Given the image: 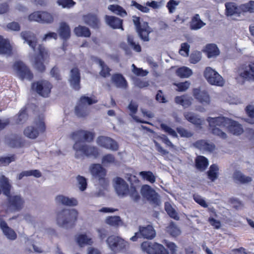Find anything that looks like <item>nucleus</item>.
Wrapping results in <instances>:
<instances>
[{"instance_id":"19","label":"nucleus","mask_w":254,"mask_h":254,"mask_svg":"<svg viewBox=\"0 0 254 254\" xmlns=\"http://www.w3.org/2000/svg\"><path fill=\"white\" fill-rule=\"evenodd\" d=\"M68 81L70 86L73 89L75 90H79L80 88V76L78 68H74L70 70Z\"/></svg>"},{"instance_id":"28","label":"nucleus","mask_w":254,"mask_h":254,"mask_svg":"<svg viewBox=\"0 0 254 254\" xmlns=\"http://www.w3.org/2000/svg\"><path fill=\"white\" fill-rule=\"evenodd\" d=\"M57 203L68 206H76L78 204L77 200L74 198H69L63 195H59L55 198Z\"/></svg>"},{"instance_id":"56","label":"nucleus","mask_w":254,"mask_h":254,"mask_svg":"<svg viewBox=\"0 0 254 254\" xmlns=\"http://www.w3.org/2000/svg\"><path fill=\"white\" fill-rule=\"evenodd\" d=\"M57 3L64 8H70L75 5L76 2L73 0H57Z\"/></svg>"},{"instance_id":"5","label":"nucleus","mask_w":254,"mask_h":254,"mask_svg":"<svg viewBox=\"0 0 254 254\" xmlns=\"http://www.w3.org/2000/svg\"><path fill=\"white\" fill-rule=\"evenodd\" d=\"M45 128L43 119L39 117L35 120L34 126H29L25 129L24 134L29 138L35 139L38 137L40 132H43Z\"/></svg>"},{"instance_id":"15","label":"nucleus","mask_w":254,"mask_h":254,"mask_svg":"<svg viewBox=\"0 0 254 254\" xmlns=\"http://www.w3.org/2000/svg\"><path fill=\"white\" fill-rule=\"evenodd\" d=\"M12 68L22 80L26 79L30 80L33 77L32 73L26 64H13Z\"/></svg>"},{"instance_id":"48","label":"nucleus","mask_w":254,"mask_h":254,"mask_svg":"<svg viewBox=\"0 0 254 254\" xmlns=\"http://www.w3.org/2000/svg\"><path fill=\"white\" fill-rule=\"evenodd\" d=\"M139 175L143 179L146 180L152 184L155 182L156 177L151 171H141L139 173Z\"/></svg>"},{"instance_id":"3","label":"nucleus","mask_w":254,"mask_h":254,"mask_svg":"<svg viewBox=\"0 0 254 254\" xmlns=\"http://www.w3.org/2000/svg\"><path fill=\"white\" fill-rule=\"evenodd\" d=\"M77 217V212L75 209H64L57 216V223L62 227L67 228L73 225Z\"/></svg>"},{"instance_id":"10","label":"nucleus","mask_w":254,"mask_h":254,"mask_svg":"<svg viewBox=\"0 0 254 254\" xmlns=\"http://www.w3.org/2000/svg\"><path fill=\"white\" fill-rule=\"evenodd\" d=\"M142 196L150 203L158 205L160 202L159 196L155 190L150 186L144 185L140 190Z\"/></svg>"},{"instance_id":"62","label":"nucleus","mask_w":254,"mask_h":254,"mask_svg":"<svg viewBox=\"0 0 254 254\" xmlns=\"http://www.w3.org/2000/svg\"><path fill=\"white\" fill-rule=\"evenodd\" d=\"M190 46L188 43H183L181 44V48L179 50L180 55L184 57H188L189 55Z\"/></svg>"},{"instance_id":"46","label":"nucleus","mask_w":254,"mask_h":254,"mask_svg":"<svg viewBox=\"0 0 254 254\" xmlns=\"http://www.w3.org/2000/svg\"><path fill=\"white\" fill-rule=\"evenodd\" d=\"M127 42L128 45L135 52H140L141 47L138 43H136L134 41V37L132 35H128L127 37Z\"/></svg>"},{"instance_id":"53","label":"nucleus","mask_w":254,"mask_h":254,"mask_svg":"<svg viewBox=\"0 0 254 254\" xmlns=\"http://www.w3.org/2000/svg\"><path fill=\"white\" fill-rule=\"evenodd\" d=\"M176 73L181 77L187 78L192 74V71L189 68L184 66L179 68Z\"/></svg>"},{"instance_id":"38","label":"nucleus","mask_w":254,"mask_h":254,"mask_svg":"<svg viewBox=\"0 0 254 254\" xmlns=\"http://www.w3.org/2000/svg\"><path fill=\"white\" fill-rule=\"evenodd\" d=\"M128 109L129 110V111L130 112L129 115L136 122L147 124H149L147 122H145V121H143L141 120H139L138 119V117H137L135 115V114L137 112V109H138V105L136 103L131 101L128 106Z\"/></svg>"},{"instance_id":"21","label":"nucleus","mask_w":254,"mask_h":254,"mask_svg":"<svg viewBox=\"0 0 254 254\" xmlns=\"http://www.w3.org/2000/svg\"><path fill=\"white\" fill-rule=\"evenodd\" d=\"M193 93L194 98L201 104L204 105H208L210 104V96L206 91L201 90L199 88H195L193 89Z\"/></svg>"},{"instance_id":"20","label":"nucleus","mask_w":254,"mask_h":254,"mask_svg":"<svg viewBox=\"0 0 254 254\" xmlns=\"http://www.w3.org/2000/svg\"><path fill=\"white\" fill-rule=\"evenodd\" d=\"M114 187L118 195L123 197L127 194L128 186L123 179L119 177L116 178Z\"/></svg>"},{"instance_id":"58","label":"nucleus","mask_w":254,"mask_h":254,"mask_svg":"<svg viewBox=\"0 0 254 254\" xmlns=\"http://www.w3.org/2000/svg\"><path fill=\"white\" fill-rule=\"evenodd\" d=\"M54 21V17L53 15L47 12L41 11V21L42 23H51Z\"/></svg>"},{"instance_id":"37","label":"nucleus","mask_w":254,"mask_h":254,"mask_svg":"<svg viewBox=\"0 0 254 254\" xmlns=\"http://www.w3.org/2000/svg\"><path fill=\"white\" fill-rule=\"evenodd\" d=\"M34 176L36 178H40L42 176V174L38 170H31L24 171L18 174L16 179L18 180H21L24 177Z\"/></svg>"},{"instance_id":"35","label":"nucleus","mask_w":254,"mask_h":254,"mask_svg":"<svg viewBox=\"0 0 254 254\" xmlns=\"http://www.w3.org/2000/svg\"><path fill=\"white\" fill-rule=\"evenodd\" d=\"M5 142L11 147H19L21 144L20 137L15 134L7 136L5 138Z\"/></svg>"},{"instance_id":"43","label":"nucleus","mask_w":254,"mask_h":254,"mask_svg":"<svg viewBox=\"0 0 254 254\" xmlns=\"http://www.w3.org/2000/svg\"><path fill=\"white\" fill-rule=\"evenodd\" d=\"M218 167L216 164H213L210 166L209 170L207 172V176L208 178L212 182H214L217 179L218 176Z\"/></svg>"},{"instance_id":"17","label":"nucleus","mask_w":254,"mask_h":254,"mask_svg":"<svg viewBox=\"0 0 254 254\" xmlns=\"http://www.w3.org/2000/svg\"><path fill=\"white\" fill-rule=\"evenodd\" d=\"M238 73L244 79L254 80V64H241Z\"/></svg>"},{"instance_id":"45","label":"nucleus","mask_w":254,"mask_h":254,"mask_svg":"<svg viewBox=\"0 0 254 254\" xmlns=\"http://www.w3.org/2000/svg\"><path fill=\"white\" fill-rule=\"evenodd\" d=\"M208 123H209L208 122ZM209 125L210 128H211L212 133L213 134L218 136L219 137L222 139H226L227 138V134L217 127L224 128H226V127H222L217 125L211 126L210 124H209Z\"/></svg>"},{"instance_id":"29","label":"nucleus","mask_w":254,"mask_h":254,"mask_svg":"<svg viewBox=\"0 0 254 254\" xmlns=\"http://www.w3.org/2000/svg\"><path fill=\"white\" fill-rule=\"evenodd\" d=\"M0 195L2 191L4 195L9 196L10 193L11 185L9 183V179L4 175L0 177Z\"/></svg>"},{"instance_id":"6","label":"nucleus","mask_w":254,"mask_h":254,"mask_svg":"<svg viewBox=\"0 0 254 254\" xmlns=\"http://www.w3.org/2000/svg\"><path fill=\"white\" fill-rule=\"evenodd\" d=\"M97 102V100L87 97L82 96L80 98L79 104L75 108V113L78 117H84L89 114L87 105H90Z\"/></svg>"},{"instance_id":"23","label":"nucleus","mask_w":254,"mask_h":254,"mask_svg":"<svg viewBox=\"0 0 254 254\" xmlns=\"http://www.w3.org/2000/svg\"><path fill=\"white\" fill-rule=\"evenodd\" d=\"M12 54L13 49L9 40L0 35V54L10 57Z\"/></svg>"},{"instance_id":"16","label":"nucleus","mask_w":254,"mask_h":254,"mask_svg":"<svg viewBox=\"0 0 254 254\" xmlns=\"http://www.w3.org/2000/svg\"><path fill=\"white\" fill-rule=\"evenodd\" d=\"M97 143L100 146L113 151L118 149L117 142L110 137L101 136L97 139Z\"/></svg>"},{"instance_id":"50","label":"nucleus","mask_w":254,"mask_h":254,"mask_svg":"<svg viewBox=\"0 0 254 254\" xmlns=\"http://www.w3.org/2000/svg\"><path fill=\"white\" fill-rule=\"evenodd\" d=\"M167 231L173 237H176L181 233L180 229L174 222L170 223L169 226L167 227Z\"/></svg>"},{"instance_id":"24","label":"nucleus","mask_w":254,"mask_h":254,"mask_svg":"<svg viewBox=\"0 0 254 254\" xmlns=\"http://www.w3.org/2000/svg\"><path fill=\"white\" fill-rule=\"evenodd\" d=\"M0 229L2 230L4 235L10 240H14L17 238L15 231L8 227L7 223L3 220L0 215Z\"/></svg>"},{"instance_id":"26","label":"nucleus","mask_w":254,"mask_h":254,"mask_svg":"<svg viewBox=\"0 0 254 254\" xmlns=\"http://www.w3.org/2000/svg\"><path fill=\"white\" fill-rule=\"evenodd\" d=\"M85 23L94 29H99L100 26V22L95 14L89 13L83 16Z\"/></svg>"},{"instance_id":"27","label":"nucleus","mask_w":254,"mask_h":254,"mask_svg":"<svg viewBox=\"0 0 254 254\" xmlns=\"http://www.w3.org/2000/svg\"><path fill=\"white\" fill-rule=\"evenodd\" d=\"M58 33L61 39L64 41L69 39L71 36V30L69 25L65 22L60 23Z\"/></svg>"},{"instance_id":"51","label":"nucleus","mask_w":254,"mask_h":254,"mask_svg":"<svg viewBox=\"0 0 254 254\" xmlns=\"http://www.w3.org/2000/svg\"><path fill=\"white\" fill-rule=\"evenodd\" d=\"M16 119V123L22 124L25 123L28 119V115L25 109H21L17 116L15 117Z\"/></svg>"},{"instance_id":"34","label":"nucleus","mask_w":254,"mask_h":254,"mask_svg":"<svg viewBox=\"0 0 254 254\" xmlns=\"http://www.w3.org/2000/svg\"><path fill=\"white\" fill-rule=\"evenodd\" d=\"M112 82L117 88L126 89L127 82L124 77L121 74H115L112 76Z\"/></svg>"},{"instance_id":"32","label":"nucleus","mask_w":254,"mask_h":254,"mask_svg":"<svg viewBox=\"0 0 254 254\" xmlns=\"http://www.w3.org/2000/svg\"><path fill=\"white\" fill-rule=\"evenodd\" d=\"M106 21L113 29H122L123 28V20L114 16L106 15Z\"/></svg>"},{"instance_id":"8","label":"nucleus","mask_w":254,"mask_h":254,"mask_svg":"<svg viewBox=\"0 0 254 254\" xmlns=\"http://www.w3.org/2000/svg\"><path fill=\"white\" fill-rule=\"evenodd\" d=\"M204 76L207 82L213 85L222 86L224 81L223 77L210 67H207L204 71Z\"/></svg>"},{"instance_id":"25","label":"nucleus","mask_w":254,"mask_h":254,"mask_svg":"<svg viewBox=\"0 0 254 254\" xmlns=\"http://www.w3.org/2000/svg\"><path fill=\"white\" fill-rule=\"evenodd\" d=\"M226 8V14L227 16H240L243 13L241 4L237 5L235 3L232 2H226L225 4Z\"/></svg>"},{"instance_id":"31","label":"nucleus","mask_w":254,"mask_h":254,"mask_svg":"<svg viewBox=\"0 0 254 254\" xmlns=\"http://www.w3.org/2000/svg\"><path fill=\"white\" fill-rule=\"evenodd\" d=\"M185 119L189 122L196 127L200 126L203 123V120L200 118L199 116L191 112H186L184 114Z\"/></svg>"},{"instance_id":"1","label":"nucleus","mask_w":254,"mask_h":254,"mask_svg":"<svg viewBox=\"0 0 254 254\" xmlns=\"http://www.w3.org/2000/svg\"><path fill=\"white\" fill-rule=\"evenodd\" d=\"M70 137L74 141L72 149L74 156L77 159L83 160L85 157L97 158L99 155V149L95 146L83 142H91L94 137V133L91 131L80 129L72 132Z\"/></svg>"},{"instance_id":"63","label":"nucleus","mask_w":254,"mask_h":254,"mask_svg":"<svg viewBox=\"0 0 254 254\" xmlns=\"http://www.w3.org/2000/svg\"><path fill=\"white\" fill-rule=\"evenodd\" d=\"M28 20L30 21H36L41 23V11H35L28 16Z\"/></svg>"},{"instance_id":"4","label":"nucleus","mask_w":254,"mask_h":254,"mask_svg":"<svg viewBox=\"0 0 254 254\" xmlns=\"http://www.w3.org/2000/svg\"><path fill=\"white\" fill-rule=\"evenodd\" d=\"M133 22L135 26L139 37L144 42H148L150 40L149 35L151 29L147 22H140V18L136 16H133Z\"/></svg>"},{"instance_id":"47","label":"nucleus","mask_w":254,"mask_h":254,"mask_svg":"<svg viewBox=\"0 0 254 254\" xmlns=\"http://www.w3.org/2000/svg\"><path fill=\"white\" fill-rule=\"evenodd\" d=\"M165 209L168 214L172 218L178 220L180 218L177 212L175 209L173 208L172 205L169 202L165 203Z\"/></svg>"},{"instance_id":"54","label":"nucleus","mask_w":254,"mask_h":254,"mask_svg":"<svg viewBox=\"0 0 254 254\" xmlns=\"http://www.w3.org/2000/svg\"><path fill=\"white\" fill-rule=\"evenodd\" d=\"M127 193L135 202H138L140 199V195L134 186H131L130 187L127 191Z\"/></svg>"},{"instance_id":"36","label":"nucleus","mask_w":254,"mask_h":254,"mask_svg":"<svg viewBox=\"0 0 254 254\" xmlns=\"http://www.w3.org/2000/svg\"><path fill=\"white\" fill-rule=\"evenodd\" d=\"M205 23L203 22L200 18L198 14H195L191 18L190 22V28L191 30H198L204 26Z\"/></svg>"},{"instance_id":"55","label":"nucleus","mask_w":254,"mask_h":254,"mask_svg":"<svg viewBox=\"0 0 254 254\" xmlns=\"http://www.w3.org/2000/svg\"><path fill=\"white\" fill-rule=\"evenodd\" d=\"M101 162L104 166H107L115 164L116 163V159L113 155L108 154L103 156Z\"/></svg>"},{"instance_id":"11","label":"nucleus","mask_w":254,"mask_h":254,"mask_svg":"<svg viewBox=\"0 0 254 254\" xmlns=\"http://www.w3.org/2000/svg\"><path fill=\"white\" fill-rule=\"evenodd\" d=\"M106 242L110 249L115 252L126 249L127 246V242L120 237L115 236L109 237Z\"/></svg>"},{"instance_id":"18","label":"nucleus","mask_w":254,"mask_h":254,"mask_svg":"<svg viewBox=\"0 0 254 254\" xmlns=\"http://www.w3.org/2000/svg\"><path fill=\"white\" fill-rule=\"evenodd\" d=\"M21 38L32 48L34 52L36 51V46L38 44V39L36 35L29 31H22L20 33Z\"/></svg>"},{"instance_id":"64","label":"nucleus","mask_w":254,"mask_h":254,"mask_svg":"<svg viewBox=\"0 0 254 254\" xmlns=\"http://www.w3.org/2000/svg\"><path fill=\"white\" fill-rule=\"evenodd\" d=\"M201 59V53L199 51L193 52L190 56V61L191 64H196Z\"/></svg>"},{"instance_id":"41","label":"nucleus","mask_w":254,"mask_h":254,"mask_svg":"<svg viewBox=\"0 0 254 254\" xmlns=\"http://www.w3.org/2000/svg\"><path fill=\"white\" fill-rule=\"evenodd\" d=\"M191 100L190 97L187 95L177 96L175 99L177 104H180L185 108L188 107L191 105Z\"/></svg>"},{"instance_id":"52","label":"nucleus","mask_w":254,"mask_h":254,"mask_svg":"<svg viewBox=\"0 0 254 254\" xmlns=\"http://www.w3.org/2000/svg\"><path fill=\"white\" fill-rule=\"evenodd\" d=\"M243 13L246 12L254 13V1L250 0L248 2L241 4Z\"/></svg>"},{"instance_id":"30","label":"nucleus","mask_w":254,"mask_h":254,"mask_svg":"<svg viewBox=\"0 0 254 254\" xmlns=\"http://www.w3.org/2000/svg\"><path fill=\"white\" fill-rule=\"evenodd\" d=\"M193 146L202 151L212 152L215 149V145L204 140H199L193 143Z\"/></svg>"},{"instance_id":"40","label":"nucleus","mask_w":254,"mask_h":254,"mask_svg":"<svg viewBox=\"0 0 254 254\" xmlns=\"http://www.w3.org/2000/svg\"><path fill=\"white\" fill-rule=\"evenodd\" d=\"M208 165V161L206 158L202 156H198L195 159V166L200 171L204 170Z\"/></svg>"},{"instance_id":"61","label":"nucleus","mask_w":254,"mask_h":254,"mask_svg":"<svg viewBox=\"0 0 254 254\" xmlns=\"http://www.w3.org/2000/svg\"><path fill=\"white\" fill-rule=\"evenodd\" d=\"M16 160V157L15 155H11L10 156H6L0 158V165L7 166L11 162H14Z\"/></svg>"},{"instance_id":"59","label":"nucleus","mask_w":254,"mask_h":254,"mask_svg":"<svg viewBox=\"0 0 254 254\" xmlns=\"http://www.w3.org/2000/svg\"><path fill=\"white\" fill-rule=\"evenodd\" d=\"M246 112L251 119H247V122L250 124H254V105H249L246 108Z\"/></svg>"},{"instance_id":"33","label":"nucleus","mask_w":254,"mask_h":254,"mask_svg":"<svg viewBox=\"0 0 254 254\" xmlns=\"http://www.w3.org/2000/svg\"><path fill=\"white\" fill-rule=\"evenodd\" d=\"M207 58H216L220 54V51L215 44H207L204 50Z\"/></svg>"},{"instance_id":"2","label":"nucleus","mask_w":254,"mask_h":254,"mask_svg":"<svg viewBox=\"0 0 254 254\" xmlns=\"http://www.w3.org/2000/svg\"><path fill=\"white\" fill-rule=\"evenodd\" d=\"M206 121L211 126L217 125L226 127L231 133L235 135H240L243 132L242 126L238 122L227 118L220 116L216 118L208 117Z\"/></svg>"},{"instance_id":"22","label":"nucleus","mask_w":254,"mask_h":254,"mask_svg":"<svg viewBox=\"0 0 254 254\" xmlns=\"http://www.w3.org/2000/svg\"><path fill=\"white\" fill-rule=\"evenodd\" d=\"M49 58V53L43 44H39L38 46V53L35 56V64H43Z\"/></svg>"},{"instance_id":"9","label":"nucleus","mask_w":254,"mask_h":254,"mask_svg":"<svg viewBox=\"0 0 254 254\" xmlns=\"http://www.w3.org/2000/svg\"><path fill=\"white\" fill-rule=\"evenodd\" d=\"M156 236V231L152 226L148 225L146 226H139V231L130 238L132 241H136L139 238L152 240Z\"/></svg>"},{"instance_id":"44","label":"nucleus","mask_w":254,"mask_h":254,"mask_svg":"<svg viewBox=\"0 0 254 254\" xmlns=\"http://www.w3.org/2000/svg\"><path fill=\"white\" fill-rule=\"evenodd\" d=\"M108 9L113 13L122 17L127 15L126 11L122 6L118 4H111L108 6Z\"/></svg>"},{"instance_id":"60","label":"nucleus","mask_w":254,"mask_h":254,"mask_svg":"<svg viewBox=\"0 0 254 254\" xmlns=\"http://www.w3.org/2000/svg\"><path fill=\"white\" fill-rule=\"evenodd\" d=\"M76 180L78 182V188L81 191H84L87 188V180L83 176L78 175L76 177Z\"/></svg>"},{"instance_id":"13","label":"nucleus","mask_w":254,"mask_h":254,"mask_svg":"<svg viewBox=\"0 0 254 254\" xmlns=\"http://www.w3.org/2000/svg\"><path fill=\"white\" fill-rule=\"evenodd\" d=\"M89 170L92 176L99 182L105 183V177L106 175V170L100 164H93L90 165Z\"/></svg>"},{"instance_id":"49","label":"nucleus","mask_w":254,"mask_h":254,"mask_svg":"<svg viewBox=\"0 0 254 254\" xmlns=\"http://www.w3.org/2000/svg\"><path fill=\"white\" fill-rule=\"evenodd\" d=\"M78 244L81 246L82 245H91L92 244V239L85 234H80L77 238Z\"/></svg>"},{"instance_id":"14","label":"nucleus","mask_w":254,"mask_h":254,"mask_svg":"<svg viewBox=\"0 0 254 254\" xmlns=\"http://www.w3.org/2000/svg\"><path fill=\"white\" fill-rule=\"evenodd\" d=\"M9 207L15 211H19L23 207L24 199L20 195H10L6 196Z\"/></svg>"},{"instance_id":"12","label":"nucleus","mask_w":254,"mask_h":254,"mask_svg":"<svg viewBox=\"0 0 254 254\" xmlns=\"http://www.w3.org/2000/svg\"><path fill=\"white\" fill-rule=\"evenodd\" d=\"M52 84L48 81L42 80L33 83L32 88L35 90L38 94L43 97H47L51 93Z\"/></svg>"},{"instance_id":"7","label":"nucleus","mask_w":254,"mask_h":254,"mask_svg":"<svg viewBox=\"0 0 254 254\" xmlns=\"http://www.w3.org/2000/svg\"><path fill=\"white\" fill-rule=\"evenodd\" d=\"M141 248L148 254H169L163 245L157 243L145 241L141 244Z\"/></svg>"},{"instance_id":"42","label":"nucleus","mask_w":254,"mask_h":254,"mask_svg":"<svg viewBox=\"0 0 254 254\" xmlns=\"http://www.w3.org/2000/svg\"><path fill=\"white\" fill-rule=\"evenodd\" d=\"M234 179L241 183L245 184L251 182L252 181L251 177L244 175L240 171H236L233 174Z\"/></svg>"},{"instance_id":"57","label":"nucleus","mask_w":254,"mask_h":254,"mask_svg":"<svg viewBox=\"0 0 254 254\" xmlns=\"http://www.w3.org/2000/svg\"><path fill=\"white\" fill-rule=\"evenodd\" d=\"M106 222L110 225L117 226L122 223V221L119 216H114L108 217L106 219Z\"/></svg>"},{"instance_id":"39","label":"nucleus","mask_w":254,"mask_h":254,"mask_svg":"<svg viewBox=\"0 0 254 254\" xmlns=\"http://www.w3.org/2000/svg\"><path fill=\"white\" fill-rule=\"evenodd\" d=\"M73 31L78 37H89L91 35L89 29L84 26L79 25L75 27Z\"/></svg>"}]
</instances>
